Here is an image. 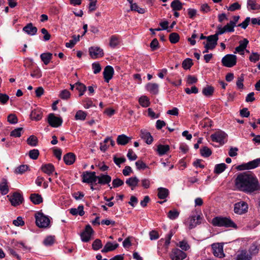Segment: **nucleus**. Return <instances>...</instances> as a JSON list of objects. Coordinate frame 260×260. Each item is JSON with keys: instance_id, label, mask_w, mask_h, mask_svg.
I'll return each mask as SVG.
<instances>
[{"instance_id": "1", "label": "nucleus", "mask_w": 260, "mask_h": 260, "mask_svg": "<svg viewBox=\"0 0 260 260\" xmlns=\"http://www.w3.org/2000/svg\"><path fill=\"white\" fill-rule=\"evenodd\" d=\"M237 190L251 193L260 189V185L255 175L249 172L238 174L234 181Z\"/></svg>"}, {"instance_id": "2", "label": "nucleus", "mask_w": 260, "mask_h": 260, "mask_svg": "<svg viewBox=\"0 0 260 260\" xmlns=\"http://www.w3.org/2000/svg\"><path fill=\"white\" fill-rule=\"evenodd\" d=\"M211 224L214 226L237 229V224L230 218L223 216H216L212 219Z\"/></svg>"}, {"instance_id": "3", "label": "nucleus", "mask_w": 260, "mask_h": 260, "mask_svg": "<svg viewBox=\"0 0 260 260\" xmlns=\"http://www.w3.org/2000/svg\"><path fill=\"white\" fill-rule=\"evenodd\" d=\"M36 224L40 228L47 229L50 227V217L43 212H37L35 214Z\"/></svg>"}, {"instance_id": "4", "label": "nucleus", "mask_w": 260, "mask_h": 260, "mask_svg": "<svg viewBox=\"0 0 260 260\" xmlns=\"http://www.w3.org/2000/svg\"><path fill=\"white\" fill-rule=\"evenodd\" d=\"M260 165V158L255 159L247 163H243L238 165L236 169L239 171H243L246 170H251L255 169Z\"/></svg>"}, {"instance_id": "5", "label": "nucleus", "mask_w": 260, "mask_h": 260, "mask_svg": "<svg viewBox=\"0 0 260 260\" xmlns=\"http://www.w3.org/2000/svg\"><path fill=\"white\" fill-rule=\"evenodd\" d=\"M202 220L203 217L200 215H192L188 218L185 223L189 229H192L201 224Z\"/></svg>"}, {"instance_id": "6", "label": "nucleus", "mask_w": 260, "mask_h": 260, "mask_svg": "<svg viewBox=\"0 0 260 260\" xmlns=\"http://www.w3.org/2000/svg\"><path fill=\"white\" fill-rule=\"evenodd\" d=\"M227 135L222 131H218L212 134L210 137L212 141L222 145L226 142Z\"/></svg>"}, {"instance_id": "7", "label": "nucleus", "mask_w": 260, "mask_h": 260, "mask_svg": "<svg viewBox=\"0 0 260 260\" xmlns=\"http://www.w3.org/2000/svg\"><path fill=\"white\" fill-rule=\"evenodd\" d=\"M237 56L234 54H227L221 60L222 64L226 67L231 68L237 63Z\"/></svg>"}, {"instance_id": "8", "label": "nucleus", "mask_w": 260, "mask_h": 260, "mask_svg": "<svg viewBox=\"0 0 260 260\" xmlns=\"http://www.w3.org/2000/svg\"><path fill=\"white\" fill-rule=\"evenodd\" d=\"M7 197L9 199L11 205L14 206L19 205L23 201L22 195L18 192H15L12 194H10Z\"/></svg>"}, {"instance_id": "9", "label": "nucleus", "mask_w": 260, "mask_h": 260, "mask_svg": "<svg viewBox=\"0 0 260 260\" xmlns=\"http://www.w3.org/2000/svg\"><path fill=\"white\" fill-rule=\"evenodd\" d=\"M95 172L85 171L82 174V181L83 182L92 184L97 180Z\"/></svg>"}, {"instance_id": "10", "label": "nucleus", "mask_w": 260, "mask_h": 260, "mask_svg": "<svg viewBox=\"0 0 260 260\" xmlns=\"http://www.w3.org/2000/svg\"><path fill=\"white\" fill-rule=\"evenodd\" d=\"M93 233V230L91 226L89 224L87 225L84 230L80 234L82 241L84 242H88L90 240Z\"/></svg>"}, {"instance_id": "11", "label": "nucleus", "mask_w": 260, "mask_h": 260, "mask_svg": "<svg viewBox=\"0 0 260 260\" xmlns=\"http://www.w3.org/2000/svg\"><path fill=\"white\" fill-rule=\"evenodd\" d=\"M186 256L185 252L178 248L173 249L170 253V258L172 260H183Z\"/></svg>"}, {"instance_id": "12", "label": "nucleus", "mask_w": 260, "mask_h": 260, "mask_svg": "<svg viewBox=\"0 0 260 260\" xmlns=\"http://www.w3.org/2000/svg\"><path fill=\"white\" fill-rule=\"evenodd\" d=\"M48 122L52 127H57L62 124L61 118L56 117L53 113H50L48 117Z\"/></svg>"}, {"instance_id": "13", "label": "nucleus", "mask_w": 260, "mask_h": 260, "mask_svg": "<svg viewBox=\"0 0 260 260\" xmlns=\"http://www.w3.org/2000/svg\"><path fill=\"white\" fill-rule=\"evenodd\" d=\"M89 55L93 59L98 58L104 55V52L102 49L99 47H91L89 48Z\"/></svg>"}, {"instance_id": "14", "label": "nucleus", "mask_w": 260, "mask_h": 260, "mask_svg": "<svg viewBox=\"0 0 260 260\" xmlns=\"http://www.w3.org/2000/svg\"><path fill=\"white\" fill-rule=\"evenodd\" d=\"M249 43L247 39H244L239 41V45L236 47L234 53H239L240 55H243L244 54V51L247 46Z\"/></svg>"}, {"instance_id": "15", "label": "nucleus", "mask_w": 260, "mask_h": 260, "mask_svg": "<svg viewBox=\"0 0 260 260\" xmlns=\"http://www.w3.org/2000/svg\"><path fill=\"white\" fill-rule=\"evenodd\" d=\"M114 74V69L112 67L110 66H107L104 69L103 72V75L105 79V81L108 83L109 80L112 79Z\"/></svg>"}, {"instance_id": "16", "label": "nucleus", "mask_w": 260, "mask_h": 260, "mask_svg": "<svg viewBox=\"0 0 260 260\" xmlns=\"http://www.w3.org/2000/svg\"><path fill=\"white\" fill-rule=\"evenodd\" d=\"M212 247L213 250V253L215 256L222 258L224 256L222 245H220L218 244H214L212 245Z\"/></svg>"}, {"instance_id": "17", "label": "nucleus", "mask_w": 260, "mask_h": 260, "mask_svg": "<svg viewBox=\"0 0 260 260\" xmlns=\"http://www.w3.org/2000/svg\"><path fill=\"white\" fill-rule=\"evenodd\" d=\"M141 138L144 140L148 144H150L153 142V139L150 133L146 129L141 130Z\"/></svg>"}, {"instance_id": "18", "label": "nucleus", "mask_w": 260, "mask_h": 260, "mask_svg": "<svg viewBox=\"0 0 260 260\" xmlns=\"http://www.w3.org/2000/svg\"><path fill=\"white\" fill-rule=\"evenodd\" d=\"M131 140V137H128L124 134H122L118 136L116 141L117 143L119 145H125L128 143Z\"/></svg>"}, {"instance_id": "19", "label": "nucleus", "mask_w": 260, "mask_h": 260, "mask_svg": "<svg viewBox=\"0 0 260 260\" xmlns=\"http://www.w3.org/2000/svg\"><path fill=\"white\" fill-rule=\"evenodd\" d=\"M37 30V28L34 26L31 23L27 24L23 28V31L30 36H34L36 35Z\"/></svg>"}, {"instance_id": "20", "label": "nucleus", "mask_w": 260, "mask_h": 260, "mask_svg": "<svg viewBox=\"0 0 260 260\" xmlns=\"http://www.w3.org/2000/svg\"><path fill=\"white\" fill-rule=\"evenodd\" d=\"M248 209L247 204L244 201L238 202L234 205V211H247Z\"/></svg>"}, {"instance_id": "21", "label": "nucleus", "mask_w": 260, "mask_h": 260, "mask_svg": "<svg viewBox=\"0 0 260 260\" xmlns=\"http://www.w3.org/2000/svg\"><path fill=\"white\" fill-rule=\"evenodd\" d=\"M158 84L154 83H148L146 85V89L147 91L153 94H156L158 93Z\"/></svg>"}, {"instance_id": "22", "label": "nucleus", "mask_w": 260, "mask_h": 260, "mask_svg": "<svg viewBox=\"0 0 260 260\" xmlns=\"http://www.w3.org/2000/svg\"><path fill=\"white\" fill-rule=\"evenodd\" d=\"M41 170L48 175H50L55 171L54 166L51 164H47L43 165L41 168Z\"/></svg>"}, {"instance_id": "23", "label": "nucleus", "mask_w": 260, "mask_h": 260, "mask_svg": "<svg viewBox=\"0 0 260 260\" xmlns=\"http://www.w3.org/2000/svg\"><path fill=\"white\" fill-rule=\"evenodd\" d=\"M98 183L101 184H109L111 181V177L108 175L101 174L100 176H96Z\"/></svg>"}, {"instance_id": "24", "label": "nucleus", "mask_w": 260, "mask_h": 260, "mask_svg": "<svg viewBox=\"0 0 260 260\" xmlns=\"http://www.w3.org/2000/svg\"><path fill=\"white\" fill-rule=\"evenodd\" d=\"M119 246L118 243L112 244L108 242L105 245L104 248L101 250L103 253H107L109 251H112L116 249Z\"/></svg>"}, {"instance_id": "25", "label": "nucleus", "mask_w": 260, "mask_h": 260, "mask_svg": "<svg viewBox=\"0 0 260 260\" xmlns=\"http://www.w3.org/2000/svg\"><path fill=\"white\" fill-rule=\"evenodd\" d=\"M76 156L73 153H68L63 157L65 164L67 165H72L75 161Z\"/></svg>"}, {"instance_id": "26", "label": "nucleus", "mask_w": 260, "mask_h": 260, "mask_svg": "<svg viewBox=\"0 0 260 260\" xmlns=\"http://www.w3.org/2000/svg\"><path fill=\"white\" fill-rule=\"evenodd\" d=\"M139 181V180L137 177H133L127 179L125 183L133 190L138 185Z\"/></svg>"}, {"instance_id": "27", "label": "nucleus", "mask_w": 260, "mask_h": 260, "mask_svg": "<svg viewBox=\"0 0 260 260\" xmlns=\"http://www.w3.org/2000/svg\"><path fill=\"white\" fill-rule=\"evenodd\" d=\"M42 114L41 110L37 108L31 111L30 116L32 119L38 121L42 119Z\"/></svg>"}, {"instance_id": "28", "label": "nucleus", "mask_w": 260, "mask_h": 260, "mask_svg": "<svg viewBox=\"0 0 260 260\" xmlns=\"http://www.w3.org/2000/svg\"><path fill=\"white\" fill-rule=\"evenodd\" d=\"M169 194V190L164 187H159L157 189V196L160 199H165Z\"/></svg>"}, {"instance_id": "29", "label": "nucleus", "mask_w": 260, "mask_h": 260, "mask_svg": "<svg viewBox=\"0 0 260 260\" xmlns=\"http://www.w3.org/2000/svg\"><path fill=\"white\" fill-rule=\"evenodd\" d=\"M0 191L3 195H5L9 192L8 182L6 179H2L0 182Z\"/></svg>"}, {"instance_id": "30", "label": "nucleus", "mask_w": 260, "mask_h": 260, "mask_svg": "<svg viewBox=\"0 0 260 260\" xmlns=\"http://www.w3.org/2000/svg\"><path fill=\"white\" fill-rule=\"evenodd\" d=\"M252 256L245 250H243L238 254L236 260H251Z\"/></svg>"}, {"instance_id": "31", "label": "nucleus", "mask_w": 260, "mask_h": 260, "mask_svg": "<svg viewBox=\"0 0 260 260\" xmlns=\"http://www.w3.org/2000/svg\"><path fill=\"white\" fill-rule=\"evenodd\" d=\"M170 149V147L168 145H158L157 148V152L158 154L161 156L166 154Z\"/></svg>"}, {"instance_id": "32", "label": "nucleus", "mask_w": 260, "mask_h": 260, "mask_svg": "<svg viewBox=\"0 0 260 260\" xmlns=\"http://www.w3.org/2000/svg\"><path fill=\"white\" fill-rule=\"evenodd\" d=\"M259 246L256 242H254L251 244L248 250L249 255L251 256L253 255L257 254L259 252Z\"/></svg>"}, {"instance_id": "33", "label": "nucleus", "mask_w": 260, "mask_h": 260, "mask_svg": "<svg viewBox=\"0 0 260 260\" xmlns=\"http://www.w3.org/2000/svg\"><path fill=\"white\" fill-rule=\"evenodd\" d=\"M171 7L174 11H180L183 8V4L179 0H174L171 4Z\"/></svg>"}, {"instance_id": "34", "label": "nucleus", "mask_w": 260, "mask_h": 260, "mask_svg": "<svg viewBox=\"0 0 260 260\" xmlns=\"http://www.w3.org/2000/svg\"><path fill=\"white\" fill-rule=\"evenodd\" d=\"M30 199L35 204H39L43 201V199L41 196L36 193L31 194L30 196Z\"/></svg>"}, {"instance_id": "35", "label": "nucleus", "mask_w": 260, "mask_h": 260, "mask_svg": "<svg viewBox=\"0 0 260 260\" xmlns=\"http://www.w3.org/2000/svg\"><path fill=\"white\" fill-rule=\"evenodd\" d=\"M52 54L51 53H44L41 54V60L46 65L48 64L50 61Z\"/></svg>"}, {"instance_id": "36", "label": "nucleus", "mask_w": 260, "mask_h": 260, "mask_svg": "<svg viewBox=\"0 0 260 260\" xmlns=\"http://www.w3.org/2000/svg\"><path fill=\"white\" fill-rule=\"evenodd\" d=\"M214 91V89L212 86H207L203 88L202 93L206 96H210L213 94Z\"/></svg>"}, {"instance_id": "37", "label": "nucleus", "mask_w": 260, "mask_h": 260, "mask_svg": "<svg viewBox=\"0 0 260 260\" xmlns=\"http://www.w3.org/2000/svg\"><path fill=\"white\" fill-rule=\"evenodd\" d=\"M55 240L54 236H48L46 237L43 241V244L47 246L52 245Z\"/></svg>"}, {"instance_id": "38", "label": "nucleus", "mask_w": 260, "mask_h": 260, "mask_svg": "<svg viewBox=\"0 0 260 260\" xmlns=\"http://www.w3.org/2000/svg\"><path fill=\"white\" fill-rule=\"evenodd\" d=\"M87 116V113L82 110L77 111L75 118L76 120H84Z\"/></svg>"}, {"instance_id": "39", "label": "nucleus", "mask_w": 260, "mask_h": 260, "mask_svg": "<svg viewBox=\"0 0 260 260\" xmlns=\"http://www.w3.org/2000/svg\"><path fill=\"white\" fill-rule=\"evenodd\" d=\"M226 168V165L224 163H221L215 165L214 169V173L216 174H220L222 173Z\"/></svg>"}, {"instance_id": "40", "label": "nucleus", "mask_w": 260, "mask_h": 260, "mask_svg": "<svg viewBox=\"0 0 260 260\" xmlns=\"http://www.w3.org/2000/svg\"><path fill=\"white\" fill-rule=\"evenodd\" d=\"M244 74H242L237 78L236 85L238 89H243L244 88L243 81L244 80Z\"/></svg>"}, {"instance_id": "41", "label": "nucleus", "mask_w": 260, "mask_h": 260, "mask_svg": "<svg viewBox=\"0 0 260 260\" xmlns=\"http://www.w3.org/2000/svg\"><path fill=\"white\" fill-rule=\"evenodd\" d=\"M140 104L143 107H147L150 105L149 99L146 96H142L139 100Z\"/></svg>"}, {"instance_id": "42", "label": "nucleus", "mask_w": 260, "mask_h": 260, "mask_svg": "<svg viewBox=\"0 0 260 260\" xmlns=\"http://www.w3.org/2000/svg\"><path fill=\"white\" fill-rule=\"evenodd\" d=\"M200 153L203 157H208L211 155L212 151L209 148L205 146L200 149Z\"/></svg>"}, {"instance_id": "43", "label": "nucleus", "mask_w": 260, "mask_h": 260, "mask_svg": "<svg viewBox=\"0 0 260 260\" xmlns=\"http://www.w3.org/2000/svg\"><path fill=\"white\" fill-rule=\"evenodd\" d=\"M247 7H250L251 10H258L259 9V5L256 3V0H247Z\"/></svg>"}, {"instance_id": "44", "label": "nucleus", "mask_w": 260, "mask_h": 260, "mask_svg": "<svg viewBox=\"0 0 260 260\" xmlns=\"http://www.w3.org/2000/svg\"><path fill=\"white\" fill-rule=\"evenodd\" d=\"M79 36H78L77 37L74 36L73 37V39L71 40L69 42L66 43V46L67 48H73L76 44V43L79 41Z\"/></svg>"}, {"instance_id": "45", "label": "nucleus", "mask_w": 260, "mask_h": 260, "mask_svg": "<svg viewBox=\"0 0 260 260\" xmlns=\"http://www.w3.org/2000/svg\"><path fill=\"white\" fill-rule=\"evenodd\" d=\"M27 143L31 146H36L38 144V139L36 136L31 135L27 138Z\"/></svg>"}, {"instance_id": "46", "label": "nucleus", "mask_w": 260, "mask_h": 260, "mask_svg": "<svg viewBox=\"0 0 260 260\" xmlns=\"http://www.w3.org/2000/svg\"><path fill=\"white\" fill-rule=\"evenodd\" d=\"M131 10L137 12L140 14H144L145 12L144 9L139 7L136 3L132 4Z\"/></svg>"}, {"instance_id": "47", "label": "nucleus", "mask_w": 260, "mask_h": 260, "mask_svg": "<svg viewBox=\"0 0 260 260\" xmlns=\"http://www.w3.org/2000/svg\"><path fill=\"white\" fill-rule=\"evenodd\" d=\"M119 43V39L115 36H112L110 40L109 45L111 47L115 48Z\"/></svg>"}, {"instance_id": "48", "label": "nucleus", "mask_w": 260, "mask_h": 260, "mask_svg": "<svg viewBox=\"0 0 260 260\" xmlns=\"http://www.w3.org/2000/svg\"><path fill=\"white\" fill-rule=\"evenodd\" d=\"M102 243L101 240L97 239L95 240L92 244V249L94 250H98L102 247Z\"/></svg>"}, {"instance_id": "49", "label": "nucleus", "mask_w": 260, "mask_h": 260, "mask_svg": "<svg viewBox=\"0 0 260 260\" xmlns=\"http://www.w3.org/2000/svg\"><path fill=\"white\" fill-rule=\"evenodd\" d=\"M169 40L171 43L175 44L179 40V36L177 33L173 32L170 35Z\"/></svg>"}, {"instance_id": "50", "label": "nucleus", "mask_w": 260, "mask_h": 260, "mask_svg": "<svg viewBox=\"0 0 260 260\" xmlns=\"http://www.w3.org/2000/svg\"><path fill=\"white\" fill-rule=\"evenodd\" d=\"M182 65L184 69H189L192 65V60L190 58H187L183 61Z\"/></svg>"}, {"instance_id": "51", "label": "nucleus", "mask_w": 260, "mask_h": 260, "mask_svg": "<svg viewBox=\"0 0 260 260\" xmlns=\"http://www.w3.org/2000/svg\"><path fill=\"white\" fill-rule=\"evenodd\" d=\"M92 69L95 74L100 73L102 69L101 65L98 62H95L92 64Z\"/></svg>"}, {"instance_id": "52", "label": "nucleus", "mask_w": 260, "mask_h": 260, "mask_svg": "<svg viewBox=\"0 0 260 260\" xmlns=\"http://www.w3.org/2000/svg\"><path fill=\"white\" fill-rule=\"evenodd\" d=\"M71 94L69 90L64 89L62 90L59 96L61 99L67 100L70 98Z\"/></svg>"}, {"instance_id": "53", "label": "nucleus", "mask_w": 260, "mask_h": 260, "mask_svg": "<svg viewBox=\"0 0 260 260\" xmlns=\"http://www.w3.org/2000/svg\"><path fill=\"white\" fill-rule=\"evenodd\" d=\"M124 182L123 180L119 179V178H116L114 179L112 181V185L113 188H116L119 186H122L123 185ZM112 187H111L110 188H112Z\"/></svg>"}, {"instance_id": "54", "label": "nucleus", "mask_w": 260, "mask_h": 260, "mask_svg": "<svg viewBox=\"0 0 260 260\" xmlns=\"http://www.w3.org/2000/svg\"><path fill=\"white\" fill-rule=\"evenodd\" d=\"M39 155V151L38 149H32L29 151V156L32 159H37Z\"/></svg>"}, {"instance_id": "55", "label": "nucleus", "mask_w": 260, "mask_h": 260, "mask_svg": "<svg viewBox=\"0 0 260 260\" xmlns=\"http://www.w3.org/2000/svg\"><path fill=\"white\" fill-rule=\"evenodd\" d=\"M83 105L85 109H89L94 106L92 101L89 99H86L82 101Z\"/></svg>"}, {"instance_id": "56", "label": "nucleus", "mask_w": 260, "mask_h": 260, "mask_svg": "<svg viewBox=\"0 0 260 260\" xmlns=\"http://www.w3.org/2000/svg\"><path fill=\"white\" fill-rule=\"evenodd\" d=\"M28 169V166L27 165H21L15 170V173L16 174H23Z\"/></svg>"}, {"instance_id": "57", "label": "nucleus", "mask_w": 260, "mask_h": 260, "mask_svg": "<svg viewBox=\"0 0 260 260\" xmlns=\"http://www.w3.org/2000/svg\"><path fill=\"white\" fill-rule=\"evenodd\" d=\"M241 8V5L237 2L234 3L231 5L228 8V10L230 11H235L239 10Z\"/></svg>"}, {"instance_id": "58", "label": "nucleus", "mask_w": 260, "mask_h": 260, "mask_svg": "<svg viewBox=\"0 0 260 260\" xmlns=\"http://www.w3.org/2000/svg\"><path fill=\"white\" fill-rule=\"evenodd\" d=\"M234 23L233 22L230 21L229 23L225 25L224 27L226 32H233L235 27Z\"/></svg>"}, {"instance_id": "59", "label": "nucleus", "mask_w": 260, "mask_h": 260, "mask_svg": "<svg viewBox=\"0 0 260 260\" xmlns=\"http://www.w3.org/2000/svg\"><path fill=\"white\" fill-rule=\"evenodd\" d=\"M178 246L183 250H185V251H186L188 249H189L190 248V246L189 245V244H188V243L185 241V240H183L182 241H180L179 243V244H178Z\"/></svg>"}, {"instance_id": "60", "label": "nucleus", "mask_w": 260, "mask_h": 260, "mask_svg": "<svg viewBox=\"0 0 260 260\" xmlns=\"http://www.w3.org/2000/svg\"><path fill=\"white\" fill-rule=\"evenodd\" d=\"M249 60L253 62H256L259 59V55L256 52H252L249 56Z\"/></svg>"}, {"instance_id": "61", "label": "nucleus", "mask_w": 260, "mask_h": 260, "mask_svg": "<svg viewBox=\"0 0 260 260\" xmlns=\"http://www.w3.org/2000/svg\"><path fill=\"white\" fill-rule=\"evenodd\" d=\"M136 168L138 170H144L147 168L146 165L142 160H138L135 163Z\"/></svg>"}, {"instance_id": "62", "label": "nucleus", "mask_w": 260, "mask_h": 260, "mask_svg": "<svg viewBox=\"0 0 260 260\" xmlns=\"http://www.w3.org/2000/svg\"><path fill=\"white\" fill-rule=\"evenodd\" d=\"M22 130V128L21 127H19L15 129L11 132V136L14 137H19L21 136V132Z\"/></svg>"}, {"instance_id": "63", "label": "nucleus", "mask_w": 260, "mask_h": 260, "mask_svg": "<svg viewBox=\"0 0 260 260\" xmlns=\"http://www.w3.org/2000/svg\"><path fill=\"white\" fill-rule=\"evenodd\" d=\"M75 85L76 89L78 90L79 92H85L86 90V86L80 82L76 83Z\"/></svg>"}, {"instance_id": "64", "label": "nucleus", "mask_w": 260, "mask_h": 260, "mask_svg": "<svg viewBox=\"0 0 260 260\" xmlns=\"http://www.w3.org/2000/svg\"><path fill=\"white\" fill-rule=\"evenodd\" d=\"M13 223L16 226H22L24 225V221L23 220V218L20 216L18 217L16 219L14 220Z\"/></svg>"}]
</instances>
